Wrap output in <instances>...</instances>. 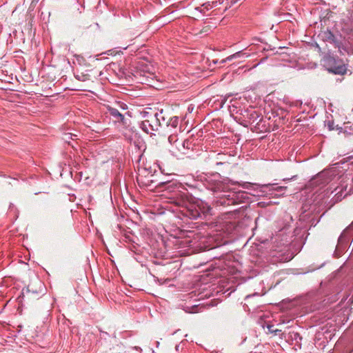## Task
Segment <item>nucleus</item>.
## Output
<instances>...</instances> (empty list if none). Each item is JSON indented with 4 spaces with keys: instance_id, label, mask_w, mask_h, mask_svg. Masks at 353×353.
<instances>
[{
    "instance_id": "f257e3e1",
    "label": "nucleus",
    "mask_w": 353,
    "mask_h": 353,
    "mask_svg": "<svg viewBox=\"0 0 353 353\" xmlns=\"http://www.w3.org/2000/svg\"><path fill=\"white\" fill-rule=\"evenodd\" d=\"M169 202L181 207L180 210L182 216L180 219L187 217L190 219H209L212 214V208L208 203L201 200L192 201V198L186 191H181L178 188H174L168 196Z\"/></svg>"
},
{
    "instance_id": "f03ea898",
    "label": "nucleus",
    "mask_w": 353,
    "mask_h": 353,
    "mask_svg": "<svg viewBox=\"0 0 353 353\" xmlns=\"http://www.w3.org/2000/svg\"><path fill=\"white\" fill-rule=\"evenodd\" d=\"M216 196L214 202L218 205H230L241 203H248L249 193L245 191H232L228 185L219 182L212 188Z\"/></svg>"
},
{
    "instance_id": "7ed1b4c3",
    "label": "nucleus",
    "mask_w": 353,
    "mask_h": 353,
    "mask_svg": "<svg viewBox=\"0 0 353 353\" xmlns=\"http://www.w3.org/2000/svg\"><path fill=\"white\" fill-rule=\"evenodd\" d=\"M143 120L140 123L141 129L147 134H152L163 126L162 121H165V114L163 110H145L141 112Z\"/></svg>"
},
{
    "instance_id": "20e7f679",
    "label": "nucleus",
    "mask_w": 353,
    "mask_h": 353,
    "mask_svg": "<svg viewBox=\"0 0 353 353\" xmlns=\"http://www.w3.org/2000/svg\"><path fill=\"white\" fill-rule=\"evenodd\" d=\"M230 112L232 115L234 114L235 119L239 120L244 125L252 124L259 117V112L253 107H249L244 109H237L234 105L230 107Z\"/></svg>"
},
{
    "instance_id": "39448f33",
    "label": "nucleus",
    "mask_w": 353,
    "mask_h": 353,
    "mask_svg": "<svg viewBox=\"0 0 353 353\" xmlns=\"http://www.w3.org/2000/svg\"><path fill=\"white\" fill-rule=\"evenodd\" d=\"M323 62L327 70L335 74H343L346 72V68L341 60L330 53H327L323 57Z\"/></svg>"
},
{
    "instance_id": "423d86ee",
    "label": "nucleus",
    "mask_w": 353,
    "mask_h": 353,
    "mask_svg": "<svg viewBox=\"0 0 353 353\" xmlns=\"http://www.w3.org/2000/svg\"><path fill=\"white\" fill-rule=\"evenodd\" d=\"M232 184H238L239 186L244 189H248L254 191L253 196H265L267 194L266 192L264 190V188L272 187L274 184L267 183V184H258V183H252L250 182L245 181H232Z\"/></svg>"
},
{
    "instance_id": "0eeeda50",
    "label": "nucleus",
    "mask_w": 353,
    "mask_h": 353,
    "mask_svg": "<svg viewBox=\"0 0 353 353\" xmlns=\"http://www.w3.org/2000/svg\"><path fill=\"white\" fill-rule=\"evenodd\" d=\"M107 111L109 114L112 117L115 123H121L124 126L128 125L130 120L125 118V114L130 116L129 112H125L124 114L121 113L117 108L108 105L106 107Z\"/></svg>"
},
{
    "instance_id": "6e6552de",
    "label": "nucleus",
    "mask_w": 353,
    "mask_h": 353,
    "mask_svg": "<svg viewBox=\"0 0 353 353\" xmlns=\"http://www.w3.org/2000/svg\"><path fill=\"white\" fill-rule=\"evenodd\" d=\"M332 175L333 174L331 171H323L319 173L314 179H312L311 181L312 184L315 186H324L332 181Z\"/></svg>"
},
{
    "instance_id": "1a4fd4ad",
    "label": "nucleus",
    "mask_w": 353,
    "mask_h": 353,
    "mask_svg": "<svg viewBox=\"0 0 353 353\" xmlns=\"http://www.w3.org/2000/svg\"><path fill=\"white\" fill-rule=\"evenodd\" d=\"M179 119L176 116L170 117L169 119L165 115V121H162L163 125L167 128L168 132L177 133L180 131L179 129Z\"/></svg>"
},
{
    "instance_id": "9d476101",
    "label": "nucleus",
    "mask_w": 353,
    "mask_h": 353,
    "mask_svg": "<svg viewBox=\"0 0 353 353\" xmlns=\"http://www.w3.org/2000/svg\"><path fill=\"white\" fill-rule=\"evenodd\" d=\"M191 143L188 140H184L181 142L179 141V143L176 145V150L181 153L185 154L186 150L190 148Z\"/></svg>"
},
{
    "instance_id": "9b49d317",
    "label": "nucleus",
    "mask_w": 353,
    "mask_h": 353,
    "mask_svg": "<svg viewBox=\"0 0 353 353\" xmlns=\"http://www.w3.org/2000/svg\"><path fill=\"white\" fill-rule=\"evenodd\" d=\"M217 1H208L203 3L200 8H196V10H199L201 12L205 13L206 11L210 10L212 8L217 6Z\"/></svg>"
},
{
    "instance_id": "f8f14e48",
    "label": "nucleus",
    "mask_w": 353,
    "mask_h": 353,
    "mask_svg": "<svg viewBox=\"0 0 353 353\" xmlns=\"http://www.w3.org/2000/svg\"><path fill=\"white\" fill-rule=\"evenodd\" d=\"M74 77L76 79L81 81H87L90 79V75L88 71H85V72L77 71L74 73Z\"/></svg>"
},
{
    "instance_id": "ddd939ff",
    "label": "nucleus",
    "mask_w": 353,
    "mask_h": 353,
    "mask_svg": "<svg viewBox=\"0 0 353 353\" xmlns=\"http://www.w3.org/2000/svg\"><path fill=\"white\" fill-rule=\"evenodd\" d=\"M250 55L248 54H247L241 50V51H239V52L228 57L225 60H223V62H225L226 61H232V59H236V58H241V57L247 58Z\"/></svg>"
},
{
    "instance_id": "4468645a",
    "label": "nucleus",
    "mask_w": 353,
    "mask_h": 353,
    "mask_svg": "<svg viewBox=\"0 0 353 353\" xmlns=\"http://www.w3.org/2000/svg\"><path fill=\"white\" fill-rule=\"evenodd\" d=\"M289 339L292 341H294L296 345L299 344L302 340V337L300 334L294 331L289 332Z\"/></svg>"
},
{
    "instance_id": "2eb2a0df",
    "label": "nucleus",
    "mask_w": 353,
    "mask_h": 353,
    "mask_svg": "<svg viewBox=\"0 0 353 353\" xmlns=\"http://www.w3.org/2000/svg\"><path fill=\"white\" fill-rule=\"evenodd\" d=\"M171 134L168 137L169 143L176 148V144L179 143L177 138V133L170 132Z\"/></svg>"
},
{
    "instance_id": "dca6fc26",
    "label": "nucleus",
    "mask_w": 353,
    "mask_h": 353,
    "mask_svg": "<svg viewBox=\"0 0 353 353\" xmlns=\"http://www.w3.org/2000/svg\"><path fill=\"white\" fill-rule=\"evenodd\" d=\"M204 308H205V307L203 305H193L190 308L188 307V310H186L185 312H189V313H197V312H202Z\"/></svg>"
},
{
    "instance_id": "f3484780",
    "label": "nucleus",
    "mask_w": 353,
    "mask_h": 353,
    "mask_svg": "<svg viewBox=\"0 0 353 353\" xmlns=\"http://www.w3.org/2000/svg\"><path fill=\"white\" fill-rule=\"evenodd\" d=\"M325 39L331 43H334L336 41L335 36L330 30H327V32H325Z\"/></svg>"
},
{
    "instance_id": "a211bd4d",
    "label": "nucleus",
    "mask_w": 353,
    "mask_h": 353,
    "mask_svg": "<svg viewBox=\"0 0 353 353\" xmlns=\"http://www.w3.org/2000/svg\"><path fill=\"white\" fill-rule=\"evenodd\" d=\"M116 105H117L116 108H117L119 110V111L123 110V111L128 112L127 110L128 109V106L125 103L121 102V101H118L116 103Z\"/></svg>"
},
{
    "instance_id": "6ab92c4d",
    "label": "nucleus",
    "mask_w": 353,
    "mask_h": 353,
    "mask_svg": "<svg viewBox=\"0 0 353 353\" xmlns=\"http://www.w3.org/2000/svg\"><path fill=\"white\" fill-rule=\"evenodd\" d=\"M269 188H270V189H269L270 191L275 190L278 192H280L281 195H283L284 194V191L287 189L286 186H277L276 188H272V187H269Z\"/></svg>"
},
{
    "instance_id": "aec40b11",
    "label": "nucleus",
    "mask_w": 353,
    "mask_h": 353,
    "mask_svg": "<svg viewBox=\"0 0 353 353\" xmlns=\"http://www.w3.org/2000/svg\"><path fill=\"white\" fill-rule=\"evenodd\" d=\"M76 134H72V133H65L63 137V139L65 141H68L69 139H74V137H77Z\"/></svg>"
},
{
    "instance_id": "412c9836",
    "label": "nucleus",
    "mask_w": 353,
    "mask_h": 353,
    "mask_svg": "<svg viewBox=\"0 0 353 353\" xmlns=\"http://www.w3.org/2000/svg\"><path fill=\"white\" fill-rule=\"evenodd\" d=\"M268 331L271 333H274L275 335H276L278 333L281 332V330L279 329H274V325H268Z\"/></svg>"
},
{
    "instance_id": "4be33fe9",
    "label": "nucleus",
    "mask_w": 353,
    "mask_h": 353,
    "mask_svg": "<svg viewBox=\"0 0 353 353\" xmlns=\"http://www.w3.org/2000/svg\"><path fill=\"white\" fill-rule=\"evenodd\" d=\"M117 228L119 230H121V232H123V235H124L127 239H128V238L130 237V236L128 235V233H130V232H128V231H127L126 230H124V229L123 230V229H122L121 225H119V224H117Z\"/></svg>"
},
{
    "instance_id": "5701e85b",
    "label": "nucleus",
    "mask_w": 353,
    "mask_h": 353,
    "mask_svg": "<svg viewBox=\"0 0 353 353\" xmlns=\"http://www.w3.org/2000/svg\"><path fill=\"white\" fill-rule=\"evenodd\" d=\"M228 216L227 219H239V217L236 216V210H234L233 212H229L227 213Z\"/></svg>"
},
{
    "instance_id": "b1692460",
    "label": "nucleus",
    "mask_w": 353,
    "mask_h": 353,
    "mask_svg": "<svg viewBox=\"0 0 353 353\" xmlns=\"http://www.w3.org/2000/svg\"><path fill=\"white\" fill-rule=\"evenodd\" d=\"M343 238V233L341 234V236L339 238V242H341Z\"/></svg>"
},
{
    "instance_id": "393cba45",
    "label": "nucleus",
    "mask_w": 353,
    "mask_h": 353,
    "mask_svg": "<svg viewBox=\"0 0 353 353\" xmlns=\"http://www.w3.org/2000/svg\"><path fill=\"white\" fill-rule=\"evenodd\" d=\"M232 4L236 3L239 0H230Z\"/></svg>"
},
{
    "instance_id": "a878e982",
    "label": "nucleus",
    "mask_w": 353,
    "mask_h": 353,
    "mask_svg": "<svg viewBox=\"0 0 353 353\" xmlns=\"http://www.w3.org/2000/svg\"><path fill=\"white\" fill-rule=\"evenodd\" d=\"M168 185V183L160 182L159 185Z\"/></svg>"
},
{
    "instance_id": "bb28decb",
    "label": "nucleus",
    "mask_w": 353,
    "mask_h": 353,
    "mask_svg": "<svg viewBox=\"0 0 353 353\" xmlns=\"http://www.w3.org/2000/svg\"><path fill=\"white\" fill-rule=\"evenodd\" d=\"M188 111L190 112H192V111L193 108L188 107Z\"/></svg>"
},
{
    "instance_id": "cd10ccee",
    "label": "nucleus",
    "mask_w": 353,
    "mask_h": 353,
    "mask_svg": "<svg viewBox=\"0 0 353 353\" xmlns=\"http://www.w3.org/2000/svg\"><path fill=\"white\" fill-rule=\"evenodd\" d=\"M306 208H307V205H305L303 206V208H304V212H305L307 211V210L305 209Z\"/></svg>"
},
{
    "instance_id": "c85d7f7f",
    "label": "nucleus",
    "mask_w": 353,
    "mask_h": 353,
    "mask_svg": "<svg viewBox=\"0 0 353 353\" xmlns=\"http://www.w3.org/2000/svg\"><path fill=\"white\" fill-rule=\"evenodd\" d=\"M250 296H251V295H248V296H246L245 299H249Z\"/></svg>"
},
{
    "instance_id": "c756f323",
    "label": "nucleus",
    "mask_w": 353,
    "mask_h": 353,
    "mask_svg": "<svg viewBox=\"0 0 353 353\" xmlns=\"http://www.w3.org/2000/svg\"><path fill=\"white\" fill-rule=\"evenodd\" d=\"M38 283L41 286L42 285V283L40 281H38Z\"/></svg>"
},
{
    "instance_id": "7c9ffc66",
    "label": "nucleus",
    "mask_w": 353,
    "mask_h": 353,
    "mask_svg": "<svg viewBox=\"0 0 353 353\" xmlns=\"http://www.w3.org/2000/svg\"><path fill=\"white\" fill-rule=\"evenodd\" d=\"M172 187V185H168V188H170Z\"/></svg>"
},
{
    "instance_id": "2f4dec72",
    "label": "nucleus",
    "mask_w": 353,
    "mask_h": 353,
    "mask_svg": "<svg viewBox=\"0 0 353 353\" xmlns=\"http://www.w3.org/2000/svg\"><path fill=\"white\" fill-rule=\"evenodd\" d=\"M314 220H315V218H312V219H310V221H314Z\"/></svg>"
}]
</instances>
